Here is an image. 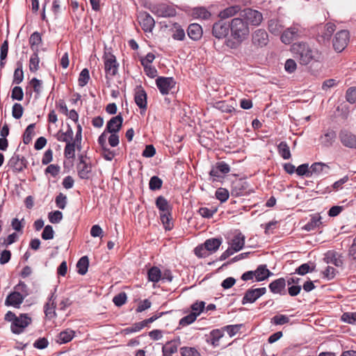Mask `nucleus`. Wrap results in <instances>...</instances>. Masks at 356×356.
<instances>
[{
    "label": "nucleus",
    "instance_id": "nucleus-1",
    "mask_svg": "<svg viewBox=\"0 0 356 356\" xmlns=\"http://www.w3.org/2000/svg\"><path fill=\"white\" fill-rule=\"evenodd\" d=\"M291 51L301 65H307L312 60L319 62L322 59V55L320 51L311 49L305 42L294 43L291 46Z\"/></svg>",
    "mask_w": 356,
    "mask_h": 356
},
{
    "label": "nucleus",
    "instance_id": "nucleus-2",
    "mask_svg": "<svg viewBox=\"0 0 356 356\" xmlns=\"http://www.w3.org/2000/svg\"><path fill=\"white\" fill-rule=\"evenodd\" d=\"M231 36L241 44L246 40L250 34L248 23L242 17H235L232 19L229 24Z\"/></svg>",
    "mask_w": 356,
    "mask_h": 356
},
{
    "label": "nucleus",
    "instance_id": "nucleus-3",
    "mask_svg": "<svg viewBox=\"0 0 356 356\" xmlns=\"http://www.w3.org/2000/svg\"><path fill=\"white\" fill-rule=\"evenodd\" d=\"M336 29V26L331 22L321 25L317 28L316 40L318 43L327 44Z\"/></svg>",
    "mask_w": 356,
    "mask_h": 356
},
{
    "label": "nucleus",
    "instance_id": "nucleus-4",
    "mask_svg": "<svg viewBox=\"0 0 356 356\" xmlns=\"http://www.w3.org/2000/svg\"><path fill=\"white\" fill-rule=\"evenodd\" d=\"M104 70L106 79H112L118 71L119 64L115 56L111 53H105L104 56Z\"/></svg>",
    "mask_w": 356,
    "mask_h": 356
},
{
    "label": "nucleus",
    "instance_id": "nucleus-5",
    "mask_svg": "<svg viewBox=\"0 0 356 356\" xmlns=\"http://www.w3.org/2000/svg\"><path fill=\"white\" fill-rule=\"evenodd\" d=\"M151 11L160 17H170L176 15V9L175 7L165 3H159L152 6Z\"/></svg>",
    "mask_w": 356,
    "mask_h": 356
},
{
    "label": "nucleus",
    "instance_id": "nucleus-6",
    "mask_svg": "<svg viewBox=\"0 0 356 356\" xmlns=\"http://www.w3.org/2000/svg\"><path fill=\"white\" fill-rule=\"evenodd\" d=\"M349 42V32L347 30L338 31L333 38V47L338 52L342 51Z\"/></svg>",
    "mask_w": 356,
    "mask_h": 356
},
{
    "label": "nucleus",
    "instance_id": "nucleus-7",
    "mask_svg": "<svg viewBox=\"0 0 356 356\" xmlns=\"http://www.w3.org/2000/svg\"><path fill=\"white\" fill-rule=\"evenodd\" d=\"M31 318L26 314H20L15 319V321L11 323L10 330L13 333L19 334L24 331V329L30 325Z\"/></svg>",
    "mask_w": 356,
    "mask_h": 356
},
{
    "label": "nucleus",
    "instance_id": "nucleus-8",
    "mask_svg": "<svg viewBox=\"0 0 356 356\" xmlns=\"http://www.w3.org/2000/svg\"><path fill=\"white\" fill-rule=\"evenodd\" d=\"M241 16L248 23H250L253 26H258L263 20L262 14L258 10L251 8H246L243 10Z\"/></svg>",
    "mask_w": 356,
    "mask_h": 356
},
{
    "label": "nucleus",
    "instance_id": "nucleus-9",
    "mask_svg": "<svg viewBox=\"0 0 356 356\" xmlns=\"http://www.w3.org/2000/svg\"><path fill=\"white\" fill-rule=\"evenodd\" d=\"M301 33V29L298 25H293L283 31L280 36L281 41L287 44L297 39Z\"/></svg>",
    "mask_w": 356,
    "mask_h": 356
},
{
    "label": "nucleus",
    "instance_id": "nucleus-10",
    "mask_svg": "<svg viewBox=\"0 0 356 356\" xmlns=\"http://www.w3.org/2000/svg\"><path fill=\"white\" fill-rule=\"evenodd\" d=\"M156 84L162 95H168L175 87L176 81L172 77L159 76L156 79Z\"/></svg>",
    "mask_w": 356,
    "mask_h": 356
},
{
    "label": "nucleus",
    "instance_id": "nucleus-11",
    "mask_svg": "<svg viewBox=\"0 0 356 356\" xmlns=\"http://www.w3.org/2000/svg\"><path fill=\"white\" fill-rule=\"evenodd\" d=\"M266 293V289L265 287L257 288V289H248L241 300L242 305H246L248 303H254L261 296Z\"/></svg>",
    "mask_w": 356,
    "mask_h": 356
},
{
    "label": "nucleus",
    "instance_id": "nucleus-12",
    "mask_svg": "<svg viewBox=\"0 0 356 356\" xmlns=\"http://www.w3.org/2000/svg\"><path fill=\"white\" fill-rule=\"evenodd\" d=\"M252 42L254 47L261 48L269 42L268 33L264 29H257L252 35Z\"/></svg>",
    "mask_w": 356,
    "mask_h": 356
},
{
    "label": "nucleus",
    "instance_id": "nucleus-13",
    "mask_svg": "<svg viewBox=\"0 0 356 356\" xmlns=\"http://www.w3.org/2000/svg\"><path fill=\"white\" fill-rule=\"evenodd\" d=\"M138 20L143 30L145 32H152L155 25L153 17L147 12H141L138 15Z\"/></svg>",
    "mask_w": 356,
    "mask_h": 356
},
{
    "label": "nucleus",
    "instance_id": "nucleus-14",
    "mask_svg": "<svg viewBox=\"0 0 356 356\" xmlns=\"http://www.w3.org/2000/svg\"><path fill=\"white\" fill-rule=\"evenodd\" d=\"M79 163L77 164L79 175L81 179H88L92 170L90 157H79Z\"/></svg>",
    "mask_w": 356,
    "mask_h": 356
},
{
    "label": "nucleus",
    "instance_id": "nucleus-15",
    "mask_svg": "<svg viewBox=\"0 0 356 356\" xmlns=\"http://www.w3.org/2000/svg\"><path fill=\"white\" fill-rule=\"evenodd\" d=\"M341 143L346 147L356 149V135L347 130H341L339 134Z\"/></svg>",
    "mask_w": 356,
    "mask_h": 356
},
{
    "label": "nucleus",
    "instance_id": "nucleus-16",
    "mask_svg": "<svg viewBox=\"0 0 356 356\" xmlns=\"http://www.w3.org/2000/svg\"><path fill=\"white\" fill-rule=\"evenodd\" d=\"M81 127L80 125H78V130L76 135V139L73 143H67L65 148V156H74L75 148L80 149L81 147L79 145L81 140Z\"/></svg>",
    "mask_w": 356,
    "mask_h": 356
},
{
    "label": "nucleus",
    "instance_id": "nucleus-17",
    "mask_svg": "<svg viewBox=\"0 0 356 356\" xmlns=\"http://www.w3.org/2000/svg\"><path fill=\"white\" fill-rule=\"evenodd\" d=\"M56 291V288L54 289V292L51 293V295L49 297L48 302L44 305V314L49 319H51L56 316V313L55 311V300L56 298V297L55 296Z\"/></svg>",
    "mask_w": 356,
    "mask_h": 356
},
{
    "label": "nucleus",
    "instance_id": "nucleus-18",
    "mask_svg": "<svg viewBox=\"0 0 356 356\" xmlns=\"http://www.w3.org/2000/svg\"><path fill=\"white\" fill-rule=\"evenodd\" d=\"M134 100L136 105L143 110L147 108V94L145 90L141 87H137L135 91Z\"/></svg>",
    "mask_w": 356,
    "mask_h": 356
},
{
    "label": "nucleus",
    "instance_id": "nucleus-19",
    "mask_svg": "<svg viewBox=\"0 0 356 356\" xmlns=\"http://www.w3.org/2000/svg\"><path fill=\"white\" fill-rule=\"evenodd\" d=\"M269 289L273 293H277L280 295L286 294V280L283 277L277 279L273 281L269 284Z\"/></svg>",
    "mask_w": 356,
    "mask_h": 356
},
{
    "label": "nucleus",
    "instance_id": "nucleus-20",
    "mask_svg": "<svg viewBox=\"0 0 356 356\" xmlns=\"http://www.w3.org/2000/svg\"><path fill=\"white\" fill-rule=\"evenodd\" d=\"M212 33L216 38H223L228 33V26L222 20H220L213 24Z\"/></svg>",
    "mask_w": 356,
    "mask_h": 356
},
{
    "label": "nucleus",
    "instance_id": "nucleus-21",
    "mask_svg": "<svg viewBox=\"0 0 356 356\" xmlns=\"http://www.w3.org/2000/svg\"><path fill=\"white\" fill-rule=\"evenodd\" d=\"M246 183L241 179L233 181L232 184L231 195L234 197H240L245 194Z\"/></svg>",
    "mask_w": 356,
    "mask_h": 356
},
{
    "label": "nucleus",
    "instance_id": "nucleus-22",
    "mask_svg": "<svg viewBox=\"0 0 356 356\" xmlns=\"http://www.w3.org/2000/svg\"><path fill=\"white\" fill-rule=\"evenodd\" d=\"M24 298H24V296H22L19 292L14 291L7 296L5 301V305L7 306L19 307Z\"/></svg>",
    "mask_w": 356,
    "mask_h": 356
},
{
    "label": "nucleus",
    "instance_id": "nucleus-23",
    "mask_svg": "<svg viewBox=\"0 0 356 356\" xmlns=\"http://www.w3.org/2000/svg\"><path fill=\"white\" fill-rule=\"evenodd\" d=\"M27 163L25 157H10L8 165L14 171L20 172L26 167Z\"/></svg>",
    "mask_w": 356,
    "mask_h": 356
},
{
    "label": "nucleus",
    "instance_id": "nucleus-24",
    "mask_svg": "<svg viewBox=\"0 0 356 356\" xmlns=\"http://www.w3.org/2000/svg\"><path fill=\"white\" fill-rule=\"evenodd\" d=\"M123 118L121 115H118L113 117L106 124V130L108 132L113 134V132H118L122 124Z\"/></svg>",
    "mask_w": 356,
    "mask_h": 356
},
{
    "label": "nucleus",
    "instance_id": "nucleus-25",
    "mask_svg": "<svg viewBox=\"0 0 356 356\" xmlns=\"http://www.w3.org/2000/svg\"><path fill=\"white\" fill-rule=\"evenodd\" d=\"M324 261L327 264H332L339 267L343 265V260L341 254L335 251H328L325 253Z\"/></svg>",
    "mask_w": 356,
    "mask_h": 356
},
{
    "label": "nucleus",
    "instance_id": "nucleus-26",
    "mask_svg": "<svg viewBox=\"0 0 356 356\" xmlns=\"http://www.w3.org/2000/svg\"><path fill=\"white\" fill-rule=\"evenodd\" d=\"M337 134L333 130H327L319 138L320 144L323 147H330L335 140Z\"/></svg>",
    "mask_w": 356,
    "mask_h": 356
},
{
    "label": "nucleus",
    "instance_id": "nucleus-27",
    "mask_svg": "<svg viewBox=\"0 0 356 356\" xmlns=\"http://www.w3.org/2000/svg\"><path fill=\"white\" fill-rule=\"evenodd\" d=\"M222 242V240L221 238H211L207 239L204 243V245L208 252H215L218 250Z\"/></svg>",
    "mask_w": 356,
    "mask_h": 356
},
{
    "label": "nucleus",
    "instance_id": "nucleus-28",
    "mask_svg": "<svg viewBox=\"0 0 356 356\" xmlns=\"http://www.w3.org/2000/svg\"><path fill=\"white\" fill-rule=\"evenodd\" d=\"M255 279L257 282H261L273 275V273L266 268V265H260L254 270Z\"/></svg>",
    "mask_w": 356,
    "mask_h": 356
},
{
    "label": "nucleus",
    "instance_id": "nucleus-29",
    "mask_svg": "<svg viewBox=\"0 0 356 356\" xmlns=\"http://www.w3.org/2000/svg\"><path fill=\"white\" fill-rule=\"evenodd\" d=\"M188 35L193 40H197L201 38L202 35V27L197 24H191L188 27Z\"/></svg>",
    "mask_w": 356,
    "mask_h": 356
},
{
    "label": "nucleus",
    "instance_id": "nucleus-30",
    "mask_svg": "<svg viewBox=\"0 0 356 356\" xmlns=\"http://www.w3.org/2000/svg\"><path fill=\"white\" fill-rule=\"evenodd\" d=\"M268 29L275 35H279L283 32L284 25L277 19H270L268 23Z\"/></svg>",
    "mask_w": 356,
    "mask_h": 356
},
{
    "label": "nucleus",
    "instance_id": "nucleus-31",
    "mask_svg": "<svg viewBox=\"0 0 356 356\" xmlns=\"http://www.w3.org/2000/svg\"><path fill=\"white\" fill-rule=\"evenodd\" d=\"M245 244V236L241 233H238L232 239L229 245L235 252L241 250Z\"/></svg>",
    "mask_w": 356,
    "mask_h": 356
},
{
    "label": "nucleus",
    "instance_id": "nucleus-32",
    "mask_svg": "<svg viewBox=\"0 0 356 356\" xmlns=\"http://www.w3.org/2000/svg\"><path fill=\"white\" fill-rule=\"evenodd\" d=\"M223 337V332L220 330H212L207 339V341L211 343L213 347L219 345V340Z\"/></svg>",
    "mask_w": 356,
    "mask_h": 356
},
{
    "label": "nucleus",
    "instance_id": "nucleus-33",
    "mask_svg": "<svg viewBox=\"0 0 356 356\" xmlns=\"http://www.w3.org/2000/svg\"><path fill=\"white\" fill-rule=\"evenodd\" d=\"M241 10V7L238 5L229 6L220 12L218 16L220 19H225L235 15Z\"/></svg>",
    "mask_w": 356,
    "mask_h": 356
},
{
    "label": "nucleus",
    "instance_id": "nucleus-34",
    "mask_svg": "<svg viewBox=\"0 0 356 356\" xmlns=\"http://www.w3.org/2000/svg\"><path fill=\"white\" fill-rule=\"evenodd\" d=\"M330 168L327 165L321 162H316L310 166L311 177L314 175H320L321 172L327 173Z\"/></svg>",
    "mask_w": 356,
    "mask_h": 356
},
{
    "label": "nucleus",
    "instance_id": "nucleus-35",
    "mask_svg": "<svg viewBox=\"0 0 356 356\" xmlns=\"http://www.w3.org/2000/svg\"><path fill=\"white\" fill-rule=\"evenodd\" d=\"M156 206L161 213L170 212L171 207L163 196H159L156 200Z\"/></svg>",
    "mask_w": 356,
    "mask_h": 356
},
{
    "label": "nucleus",
    "instance_id": "nucleus-36",
    "mask_svg": "<svg viewBox=\"0 0 356 356\" xmlns=\"http://www.w3.org/2000/svg\"><path fill=\"white\" fill-rule=\"evenodd\" d=\"M89 266V259L87 256H83L79 259L76 264L77 272L79 274L83 275L88 272Z\"/></svg>",
    "mask_w": 356,
    "mask_h": 356
},
{
    "label": "nucleus",
    "instance_id": "nucleus-37",
    "mask_svg": "<svg viewBox=\"0 0 356 356\" xmlns=\"http://www.w3.org/2000/svg\"><path fill=\"white\" fill-rule=\"evenodd\" d=\"M147 276L149 281L158 282L161 279L162 273L158 267L153 266L148 270Z\"/></svg>",
    "mask_w": 356,
    "mask_h": 356
},
{
    "label": "nucleus",
    "instance_id": "nucleus-38",
    "mask_svg": "<svg viewBox=\"0 0 356 356\" xmlns=\"http://www.w3.org/2000/svg\"><path fill=\"white\" fill-rule=\"evenodd\" d=\"M321 217L314 216L311 218L309 221L303 227V229L307 232L314 230L321 225Z\"/></svg>",
    "mask_w": 356,
    "mask_h": 356
},
{
    "label": "nucleus",
    "instance_id": "nucleus-39",
    "mask_svg": "<svg viewBox=\"0 0 356 356\" xmlns=\"http://www.w3.org/2000/svg\"><path fill=\"white\" fill-rule=\"evenodd\" d=\"M164 356H172V355L177 351V343L176 341L167 342L162 348Z\"/></svg>",
    "mask_w": 356,
    "mask_h": 356
},
{
    "label": "nucleus",
    "instance_id": "nucleus-40",
    "mask_svg": "<svg viewBox=\"0 0 356 356\" xmlns=\"http://www.w3.org/2000/svg\"><path fill=\"white\" fill-rule=\"evenodd\" d=\"M40 59L38 57V49L35 48V51L31 55L29 60V70L32 72H35L39 69Z\"/></svg>",
    "mask_w": 356,
    "mask_h": 356
},
{
    "label": "nucleus",
    "instance_id": "nucleus-41",
    "mask_svg": "<svg viewBox=\"0 0 356 356\" xmlns=\"http://www.w3.org/2000/svg\"><path fill=\"white\" fill-rule=\"evenodd\" d=\"M74 336V332L73 330H66L59 334L57 341L60 343H66L70 341Z\"/></svg>",
    "mask_w": 356,
    "mask_h": 356
},
{
    "label": "nucleus",
    "instance_id": "nucleus-42",
    "mask_svg": "<svg viewBox=\"0 0 356 356\" xmlns=\"http://www.w3.org/2000/svg\"><path fill=\"white\" fill-rule=\"evenodd\" d=\"M160 218L165 230L170 231L172 229L173 223L172 222V216L170 212L161 213Z\"/></svg>",
    "mask_w": 356,
    "mask_h": 356
},
{
    "label": "nucleus",
    "instance_id": "nucleus-43",
    "mask_svg": "<svg viewBox=\"0 0 356 356\" xmlns=\"http://www.w3.org/2000/svg\"><path fill=\"white\" fill-rule=\"evenodd\" d=\"M17 67L15 69L13 75V83L19 84L24 79V72L22 70V63L20 61L17 63Z\"/></svg>",
    "mask_w": 356,
    "mask_h": 356
},
{
    "label": "nucleus",
    "instance_id": "nucleus-44",
    "mask_svg": "<svg viewBox=\"0 0 356 356\" xmlns=\"http://www.w3.org/2000/svg\"><path fill=\"white\" fill-rule=\"evenodd\" d=\"M192 15L195 18L207 19L210 17L211 13L204 8H195L193 10Z\"/></svg>",
    "mask_w": 356,
    "mask_h": 356
},
{
    "label": "nucleus",
    "instance_id": "nucleus-45",
    "mask_svg": "<svg viewBox=\"0 0 356 356\" xmlns=\"http://www.w3.org/2000/svg\"><path fill=\"white\" fill-rule=\"evenodd\" d=\"M41 42L42 38L38 32L35 31L31 35L29 43L31 45V48L33 51H35V48L38 49V46Z\"/></svg>",
    "mask_w": 356,
    "mask_h": 356
},
{
    "label": "nucleus",
    "instance_id": "nucleus-46",
    "mask_svg": "<svg viewBox=\"0 0 356 356\" xmlns=\"http://www.w3.org/2000/svg\"><path fill=\"white\" fill-rule=\"evenodd\" d=\"M35 124H29L23 135V142L24 144H29L32 140L33 136L34 134Z\"/></svg>",
    "mask_w": 356,
    "mask_h": 356
},
{
    "label": "nucleus",
    "instance_id": "nucleus-47",
    "mask_svg": "<svg viewBox=\"0 0 356 356\" xmlns=\"http://www.w3.org/2000/svg\"><path fill=\"white\" fill-rule=\"evenodd\" d=\"M298 176L311 177L310 167L308 163H303L296 168V172Z\"/></svg>",
    "mask_w": 356,
    "mask_h": 356
},
{
    "label": "nucleus",
    "instance_id": "nucleus-48",
    "mask_svg": "<svg viewBox=\"0 0 356 356\" xmlns=\"http://www.w3.org/2000/svg\"><path fill=\"white\" fill-rule=\"evenodd\" d=\"M289 321L290 318L289 316L283 314H278L274 316L271 318V323L276 325H282L288 323Z\"/></svg>",
    "mask_w": 356,
    "mask_h": 356
},
{
    "label": "nucleus",
    "instance_id": "nucleus-49",
    "mask_svg": "<svg viewBox=\"0 0 356 356\" xmlns=\"http://www.w3.org/2000/svg\"><path fill=\"white\" fill-rule=\"evenodd\" d=\"M145 326L143 325V323L138 322L132 325L131 327H128L124 328L122 332L124 334H129L131 333L137 332L141 330L143 328H144Z\"/></svg>",
    "mask_w": 356,
    "mask_h": 356
},
{
    "label": "nucleus",
    "instance_id": "nucleus-50",
    "mask_svg": "<svg viewBox=\"0 0 356 356\" xmlns=\"http://www.w3.org/2000/svg\"><path fill=\"white\" fill-rule=\"evenodd\" d=\"M90 80L89 70L87 68L82 70L79 77V85L81 87L85 86Z\"/></svg>",
    "mask_w": 356,
    "mask_h": 356
},
{
    "label": "nucleus",
    "instance_id": "nucleus-51",
    "mask_svg": "<svg viewBox=\"0 0 356 356\" xmlns=\"http://www.w3.org/2000/svg\"><path fill=\"white\" fill-rule=\"evenodd\" d=\"M229 191L224 188H219L216 191V197L221 202H226L229 198Z\"/></svg>",
    "mask_w": 356,
    "mask_h": 356
},
{
    "label": "nucleus",
    "instance_id": "nucleus-52",
    "mask_svg": "<svg viewBox=\"0 0 356 356\" xmlns=\"http://www.w3.org/2000/svg\"><path fill=\"white\" fill-rule=\"evenodd\" d=\"M24 113L23 106L19 103H15L12 108V115L15 119H20Z\"/></svg>",
    "mask_w": 356,
    "mask_h": 356
},
{
    "label": "nucleus",
    "instance_id": "nucleus-53",
    "mask_svg": "<svg viewBox=\"0 0 356 356\" xmlns=\"http://www.w3.org/2000/svg\"><path fill=\"white\" fill-rule=\"evenodd\" d=\"M163 181L157 176H153L151 177L149 183V187L152 191L159 190L162 186Z\"/></svg>",
    "mask_w": 356,
    "mask_h": 356
},
{
    "label": "nucleus",
    "instance_id": "nucleus-54",
    "mask_svg": "<svg viewBox=\"0 0 356 356\" xmlns=\"http://www.w3.org/2000/svg\"><path fill=\"white\" fill-rule=\"evenodd\" d=\"M11 98L13 100L22 101L24 98V92L20 86H15L11 92Z\"/></svg>",
    "mask_w": 356,
    "mask_h": 356
},
{
    "label": "nucleus",
    "instance_id": "nucleus-55",
    "mask_svg": "<svg viewBox=\"0 0 356 356\" xmlns=\"http://www.w3.org/2000/svg\"><path fill=\"white\" fill-rule=\"evenodd\" d=\"M180 353L182 356H200V353L192 347H182L180 349Z\"/></svg>",
    "mask_w": 356,
    "mask_h": 356
},
{
    "label": "nucleus",
    "instance_id": "nucleus-56",
    "mask_svg": "<svg viewBox=\"0 0 356 356\" xmlns=\"http://www.w3.org/2000/svg\"><path fill=\"white\" fill-rule=\"evenodd\" d=\"M205 307V302L203 301L196 302L191 305L192 314H195L197 317L203 312Z\"/></svg>",
    "mask_w": 356,
    "mask_h": 356
},
{
    "label": "nucleus",
    "instance_id": "nucleus-57",
    "mask_svg": "<svg viewBox=\"0 0 356 356\" xmlns=\"http://www.w3.org/2000/svg\"><path fill=\"white\" fill-rule=\"evenodd\" d=\"M127 298V294L124 292H121L113 297V302L117 307H121L125 304Z\"/></svg>",
    "mask_w": 356,
    "mask_h": 356
},
{
    "label": "nucleus",
    "instance_id": "nucleus-58",
    "mask_svg": "<svg viewBox=\"0 0 356 356\" xmlns=\"http://www.w3.org/2000/svg\"><path fill=\"white\" fill-rule=\"evenodd\" d=\"M197 317H196V315L195 314H189L188 315H186V316L183 317L182 318H181L179 320V325L181 326H186V325H188L190 324H191L192 323H193L195 320H196Z\"/></svg>",
    "mask_w": 356,
    "mask_h": 356
},
{
    "label": "nucleus",
    "instance_id": "nucleus-59",
    "mask_svg": "<svg viewBox=\"0 0 356 356\" xmlns=\"http://www.w3.org/2000/svg\"><path fill=\"white\" fill-rule=\"evenodd\" d=\"M343 322L350 324H356V312H346L341 316Z\"/></svg>",
    "mask_w": 356,
    "mask_h": 356
},
{
    "label": "nucleus",
    "instance_id": "nucleus-60",
    "mask_svg": "<svg viewBox=\"0 0 356 356\" xmlns=\"http://www.w3.org/2000/svg\"><path fill=\"white\" fill-rule=\"evenodd\" d=\"M56 206L60 209H64L67 204V196L62 193H60L55 200Z\"/></svg>",
    "mask_w": 356,
    "mask_h": 356
},
{
    "label": "nucleus",
    "instance_id": "nucleus-61",
    "mask_svg": "<svg viewBox=\"0 0 356 356\" xmlns=\"http://www.w3.org/2000/svg\"><path fill=\"white\" fill-rule=\"evenodd\" d=\"M48 218L51 223H58L63 218V213L60 211H55L49 213Z\"/></svg>",
    "mask_w": 356,
    "mask_h": 356
},
{
    "label": "nucleus",
    "instance_id": "nucleus-62",
    "mask_svg": "<svg viewBox=\"0 0 356 356\" xmlns=\"http://www.w3.org/2000/svg\"><path fill=\"white\" fill-rule=\"evenodd\" d=\"M54 236V231L51 225H47L44 227L42 233V238L44 240L52 239Z\"/></svg>",
    "mask_w": 356,
    "mask_h": 356
},
{
    "label": "nucleus",
    "instance_id": "nucleus-63",
    "mask_svg": "<svg viewBox=\"0 0 356 356\" xmlns=\"http://www.w3.org/2000/svg\"><path fill=\"white\" fill-rule=\"evenodd\" d=\"M31 86L33 87L34 92L40 95L42 90V82L37 78H33L30 81Z\"/></svg>",
    "mask_w": 356,
    "mask_h": 356
},
{
    "label": "nucleus",
    "instance_id": "nucleus-64",
    "mask_svg": "<svg viewBox=\"0 0 356 356\" xmlns=\"http://www.w3.org/2000/svg\"><path fill=\"white\" fill-rule=\"evenodd\" d=\"M346 98V100L350 104H354L356 102V87L350 88L347 90Z\"/></svg>",
    "mask_w": 356,
    "mask_h": 356
}]
</instances>
